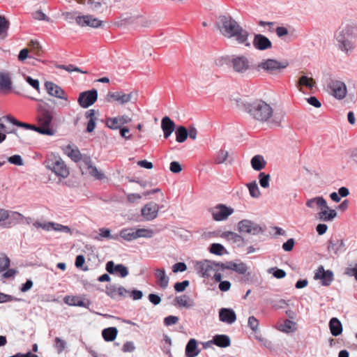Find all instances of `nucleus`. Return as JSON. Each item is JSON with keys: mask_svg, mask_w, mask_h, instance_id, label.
I'll return each mask as SVG.
<instances>
[{"mask_svg": "<svg viewBox=\"0 0 357 357\" xmlns=\"http://www.w3.org/2000/svg\"><path fill=\"white\" fill-rule=\"evenodd\" d=\"M220 33L227 38H234L238 44L250 47L249 33L230 15H220L215 22Z\"/></svg>", "mask_w": 357, "mask_h": 357, "instance_id": "nucleus-1", "label": "nucleus"}, {"mask_svg": "<svg viewBox=\"0 0 357 357\" xmlns=\"http://www.w3.org/2000/svg\"><path fill=\"white\" fill-rule=\"evenodd\" d=\"M334 39L339 50L346 54L352 52L356 46L357 26L350 24L340 26L334 33Z\"/></svg>", "mask_w": 357, "mask_h": 357, "instance_id": "nucleus-2", "label": "nucleus"}, {"mask_svg": "<svg viewBox=\"0 0 357 357\" xmlns=\"http://www.w3.org/2000/svg\"><path fill=\"white\" fill-rule=\"evenodd\" d=\"M38 126L32 125L31 130L36 131L41 135L53 136L56 132L53 125V119L55 112L53 109L47 108L45 106L39 105L38 107Z\"/></svg>", "mask_w": 357, "mask_h": 357, "instance_id": "nucleus-3", "label": "nucleus"}, {"mask_svg": "<svg viewBox=\"0 0 357 357\" xmlns=\"http://www.w3.org/2000/svg\"><path fill=\"white\" fill-rule=\"evenodd\" d=\"M245 111L255 120L265 122L273 115L271 106L261 100H256L244 105Z\"/></svg>", "mask_w": 357, "mask_h": 357, "instance_id": "nucleus-4", "label": "nucleus"}, {"mask_svg": "<svg viewBox=\"0 0 357 357\" xmlns=\"http://www.w3.org/2000/svg\"><path fill=\"white\" fill-rule=\"evenodd\" d=\"M289 66L286 60L279 61L275 59H266L261 60L256 65V70L263 71L267 74L277 75L281 73Z\"/></svg>", "mask_w": 357, "mask_h": 357, "instance_id": "nucleus-5", "label": "nucleus"}, {"mask_svg": "<svg viewBox=\"0 0 357 357\" xmlns=\"http://www.w3.org/2000/svg\"><path fill=\"white\" fill-rule=\"evenodd\" d=\"M46 167L54 172L57 176L67 178L70 171L64 161L57 156L49 158L45 162Z\"/></svg>", "mask_w": 357, "mask_h": 357, "instance_id": "nucleus-6", "label": "nucleus"}, {"mask_svg": "<svg viewBox=\"0 0 357 357\" xmlns=\"http://www.w3.org/2000/svg\"><path fill=\"white\" fill-rule=\"evenodd\" d=\"M231 67L241 76L248 75L252 70L249 59L245 55L234 56L231 60Z\"/></svg>", "mask_w": 357, "mask_h": 357, "instance_id": "nucleus-7", "label": "nucleus"}, {"mask_svg": "<svg viewBox=\"0 0 357 357\" xmlns=\"http://www.w3.org/2000/svg\"><path fill=\"white\" fill-rule=\"evenodd\" d=\"M327 91L330 95L337 100H343L347 94L346 84L335 78H329L327 80Z\"/></svg>", "mask_w": 357, "mask_h": 357, "instance_id": "nucleus-8", "label": "nucleus"}, {"mask_svg": "<svg viewBox=\"0 0 357 357\" xmlns=\"http://www.w3.org/2000/svg\"><path fill=\"white\" fill-rule=\"evenodd\" d=\"M195 268L199 275L203 278H209L213 272H218L222 270V263H218L210 260H204L197 262Z\"/></svg>", "mask_w": 357, "mask_h": 357, "instance_id": "nucleus-9", "label": "nucleus"}, {"mask_svg": "<svg viewBox=\"0 0 357 357\" xmlns=\"http://www.w3.org/2000/svg\"><path fill=\"white\" fill-rule=\"evenodd\" d=\"M237 227L241 234H248L250 235L264 234L266 230L265 226H261L257 222L248 219L238 222Z\"/></svg>", "mask_w": 357, "mask_h": 357, "instance_id": "nucleus-10", "label": "nucleus"}, {"mask_svg": "<svg viewBox=\"0 0 357 357\" xmlns=\"http://www.w3.org/2000/svg\"><path fill=\"white\" fill-rule=\"evenodd\" d=\"M213 219L215 221H224L234 213L231 207H228L225 204H218L209 209Z\"/></svg>", "mask_w": 357, "mask_h": 357, "instance_id": "nucleus-11", "label": "nucleus"}, {"mask_svg": "<svg viewBox=\"0 0 357 357\" xmlns=\"http://www.w3.org/2000/svg\"><path fill=\"white\" fill-rule=\"evenodd\" d=\"M76 23L82 27L89 26L98 29L102 26L103 21L94 17L93 15L87 14L78 15L76 19Z\"/></svg>", "mask_w": 357, "mask_h": 357, "instance_id": "nucleus-12", "label": "nucleus"}, {"mask_svg": "<svg viewBox=\"0 0 357 357\" xmlns=\"http://www.w3.org/2000/svg\"><path fill=\"white\" fill-rule=\"evenodd\" d=\"M98 91L96 89H91L82 92L79 95L77 102L82 108H87L97 100Z\"/></svg>", "mask_w": 357, "mask_h": 357, "instance_id": "nucleus-13", "label": "nucleus"}, {"mask_svg": "<svg viewBox=\"0 0 357 357\" xmlns=\"http://www.w3.org/2000/svg\"><path fill=\"white\" fill-rule=\"evenodd\" d=\"M33 226L37 229L42 228L45 231L54 230L66 234H70L71 232V229L69 227L53 222H40L38 221H36L33 223Z\"/></svg>", "mask_w": 357, "mask_h": 357, "instance_id": "nucleus-14", "label": "nucleus"}, {"mask_svg": "<svg viewBox=\"0 0 357 357\" xmlns=\"http://www.w3.org/2000/svg\"><path fill=\"white\" fill-rule=\"evenodd\" d=\"M252 45L259 51H266L273 47V43L270 39L261 33L254 35Z\"/></svg>", "mask_w": 357, "mask_h": 357, "instance_id": "nucleus-15", "label": "nucleus"}, {"mask_svg": "<svg viewBox=\"0 0 357 357\" xmlns=\"http://www.w3.org/2000/svg\"><path fill=\"white\" fill-rule=\"evenodd\" d=\"M106 294L112 299H119L126 298L129 294L128 290L121 286L116 284H108L106 286Z\"/></svg>", "mask_w": 357, "mask_h": 357, "instance_id": "nucleus-16", "label": "nucleus"}, {"mask_svg": "<svg viewBox=\"0 0 357 357\" xmlns=\"http://www.w3.org/2000/svg\"><path fill=\"white\" fill-rule=\"evenodd\" d=\"M134 96L132 92L125 93L123 91L109 92L107 95L108 101L114 100L121 105L126 104L130 102Z\"/></svg>", "mask_w": 357, "mask_h": 357, "instance_id": "nucleus-17", "label": "nucleus"}, {"mask_svg": "<svg viewBox=\"0 0 357 357\" xmlns=\"http://www.w3.org/2000/svg\"><path fill=\"white\" fill-rule=\"evenodd\" d=\"M132 119L127 115H122L116 117H109L106 119V126L112 130H117L121 128V126L129 123Z\"/></svg>", "mask_w": 357, "mask_h": 357, "instance_id": "nucleus-18", "label": "nucleus"}, {"mask_svg": "<svg viewBox=\"0 0 357 357\" xmlns=\"http://www.w3.org/2000/svg\"><path fill=\"white\" fill-rule=\"evenodd\" d=\"M45 86L47 93L50 96L64 100L66 101L68 100V98L66 96L65 91L59 85L52 82H46L45 83Z\"/></svg>", "mask_w": 357, "mask_h": 357, "instance_id": "nucleus-19", "label": "nucleus"}, {"mask_svg": "<svg viewBox=\"0 0 357 357\" xmlns=\"http://www.w3.org/2000/svg\"><path fill=\"white\" fill-rule=\"evenodd\" d=\"M159 210L158 204L151 202L142 208V215L146 220H153L157 217Z\"/></svg>", "mask_w": 357, "mask_h": 357, "instance_id": "nucleus-20", "label": "nucleus"}, {"mask_svg": "<svg viewBox=\"0 0 357 357\" xmlns=\"http://www.w3.org/2000/svg\"><path fill=\"white\" fill-rule=\"evenodd\" d=\"M66 304L70 306L84 307L89 309L91 301L88 299L77 296H66L63 298Z\"/></svg>", "mask_w": 357, "mask_h": 357, "instance_id": "nucleus-21", "label": "nucleus"}, {"mask_svg": "<svg viewBox=\"0 0 357 357\" xmlns=\"http://www.w3.org/2000/svg\"><path fill=\"white\" fill-rule=\"evenodd\" d=\"M314 278L321 280L324 286H328L333 280V273L331 271H325L322 266H319L315 273Z\"/></svg>", "mask_w": 357, "mask_h": 357, "instance_id": "nucleus-22", "label": "nucleus"}, {"mask_svg": "<svg viewBox=\"0 0 357 357\" xmlns=\"http://www.w3.org/2000/svg\"><path fill=\"white\" fill-rule=\"evenodd\" d=\"M219 319L222 322L232 324L236 320V315L231 308H221L219 311Z\"/></svg>", "mask_w": 357, "mask_h": 357, "instance_id": "nucleus-23", "label": "nucleus"}, {"mask_svg": "<svg viewBox=\"0 0 357 357\" xmlns=\"http://www.w3.org/2000/svg\"><path fill=\"white\" fill-rule=\"evenodd\" d=\"M86 7L89 11L96 14L102 13L107 9L106 3L99 0H87Z\"/></svg>", "mask_w": 357, "mask_h": 357, "instance_id": "nucleus-24", "label": "nucleus"}, {"mask_svg": "<svg viewBox=\"0 0 357 357\" xmlns=\"http://www.w3.org/2000/svg\"><path fill=\"white\" fill-rule=\"evenodd\" d=\"M328 250L338 255L339 252L344 251V243L342 239L331 238L328 242Z\"/></svg>", "mask_w": 357, "mask_h": 357, "instance_id": "nucleus-25", "label": "nucleus"}, {"mask_svg": "<svg viewBox=\"0 0 357 357\" xmlns=\"http://www.w3.org/2000/svg\"><path fill=\"white\" fill-rule=\"evenodd\" d=\"M155 276L157 284L162 289H165L169 284V278L166 275L164 268H155Z\"/></svg>", "mask_w": 357, "mask_h": 357, "instance_id": "nucleus-26", "label": "nucleus"}, {"mask_svg": "<svg viewBox=\"0 0 357 357\" xmlns=\"http://www.w3.org/2000/svg\"><path fill=\"white\" fill-rule=\"evenodd\" d=\"M225 269L234 271L238 274H245L248 268L243 262L237 264L233 261H228L225 264L222 263V270Z\"/></svg>", "mask_w": 357, "mask_h": 357, "instance_id": "nucleus-27", "label": "nucleus"}, {"mask_svg": "<svg viewBox=\"0 0 357 357\" xmlns=\"http://www.w3.org/2000/svg\"><path fill=\"white\" fill-rule=\"evenodd\" d=\"M161 128L164 132V137L167 139L174 130L175 123L169 116H165L161 121Z\"/></svg>", "mask_w": 357, "mask_h": 357, "instance_id": "nucleus-28", "label": "nucleus"}, {"mask_svg": "<svg viewBox=\"0 0 357 357\" xmlns=\"http://www.w3.org/2000/svg\"><path fill=\"white\" fill-rule=\"evenodd\" d=\"M337 216V212L334 209L322 208L320 212L317 213V218L324 222L332 221Z\"/></svg>", "mask_w": 357, "mask_h": 357, "instance_id": "nucleus-29", "label": "nucleus"}, {"mask_svg": "<svg viewBox=\"0 0 357 357\" xmlns=\"http://www.w3.org/2000/svg\"><path fill=\"white\" fill-rule=\"evenodd\" d=\"M200 350L197 348L195 339H190L185 347V355L187 357H196L199 354Z\"/></svg>", "mask_w": 357, "mask_h": 357, "instance_id": "nucleus-30", "label": "nucleus"}, {"mask_svg": "<svg viewBox=\"0 0 357 357\" xmlns=\"http://www.w3.org/2000/svg\"><path fill=\"white\" fill-rule=\"evenodd\" d=\"M306 206L309 208H313L315 206L321 208L328 209V206L326 199L322 197H317L310 199L306 202Z\"/></svg>", "mask_w": 357, "mask_h": 357, "instance_id": "nucleus-31", "label": "nucleus"}, {"mask_svg": "<svg viewBox=\"0 0 357 357\" xmlns=\"http://www.w3.org/2000/svg\"><path fill=\"white\" fill-rule=\"evenodd\" d=\"M212 340L213 344L219 347H227L231 344L230 338L227 335H216L213 336Z\"/></svg>", "mask_w": 357, "mask_h": 357, "instance_id": "nucleus-32", "label": "nucleus"}, {"mask_svg": "<svg viewBox=\"0 0 357 357\" xmlns=\"http://www.w3.org/2000/svg\"><path fill=\"white\" fill-rule=\"evenodd\" d=\"M221 237L227 239V241H231L232 243H237L238 245H242L244 241L243 238L241 235L233 231L223 232Z\"/></svg>", "mask_w": 357, "mask_h": 357, "instance_id": "nucleus-33", "label": "nucleus"}, {"mask_svg": "<svg viewBox=\"0 0 357 357\" xmlns=\"http://www.w3.org/2000/svg\"><path fill=\"white\" fill-rule=\"evenodd\" d=\"M329 327L333 335L337 336L342 332V326L338 319L333 317L330 320Z\"/></svg>", "mask_w": 357, "mask_h": 357, "instance_id": "nucleus-34", "label": "nucleus"}, {"mask_svg": "<svg viewBox=\"0 0 357 357\" xmlns=\"http://www.w3.org/2000/svg\"><path fill=\"white\" fill-rule=\"evenodd\" d=\"M266 161L261 155H256L251 159L252 167L256 171L263 169L266 166Z\"/></svg>", "mask_w": 357, "mask_h": 357, "instance_id": "nucleus-35", "label": "nucleus"}, {"mask_svg": "<svg viewBox=\"0 0 357 357\" xmlns=\"http://www.w3.org/2000/svg\"><path fill=\"white\" fill-rule=\"evenodd\" d=\"M174 301L180 307L190 308L194 306V301L187 295L176 296Z\"/></svg>", "mask_w": 357, "mask_h": 357, "instance_id": "nucleus-36", "label": "nucleus"}, {"mask_svg": "<svg viewBox=\"0 0 357 357\" xmlns=\"http://www.w3.org/2000/svg\"><path fill=\"white\" fill-rule=\"evenodd\" d=\"M11 79L8 73H0V89L10 90L11 89Z\"/></svg>", "mask_w": 357, "mask_h": 357, "instance_id": "nucleus-37", "label": "nucleus"}, {"mask_svg": "<svg viewBox=\"0 0 357 357\" xmlns=\"http://www.w3.org/2000/svg\"><path fill=\"white\" fill-rule=\"evenodd\" d=\"M120 236L127 241H132L137 239L135 228L123 229L120 232Z\"/></svg>", "mask_w": 357, "mask_h": 357, "instance_id": "nucleus-38", "label": "nucleus"}, {"mask_svg": "<svg viewBox=\"0 0 357 357\" xmlns=\"http://www.w3.org/2000/svg\"><path fill=\"white\" fill-rule=\"evenodd\" d=\"M66 153L75 162H78L82 160V154L77 148L74 149L70 146H68L66 149Z\"/></svg>", "mask_w": 357, "mask_h": 357, "instance_id": "nucleus-39", "label": "nucleus"}, {"mask_svg": "<svg viewBox=\"0 0 357 357\" xmlns=\"http://www.w3.org/2000/svg\"><path fill=\"white\" fill-rule=\"evenodd\" d=\"M117 329L114 327L105 328L102 331V335L105 341H113L117 335Z\"/></svg>", "mask_w": 357, "mask_h": 357, "instance_id": "nucleus-40", "label": "nucleus"}, {"mask_svg": "<svg viewBox=\"0 0 357 357\" xmlns=\"http://www.w3.org/2000/svg\"><path fill=\"white\" fill-rule=\"evenodd\" d=\"M188 137V130L183 126H178L176 130V139L178 142H185Z\"/></svg>", "mask_w": 357, "mask_h": 357, "instance_id": "nucleus-41", "label": "nucleus"}, {"mask_svg": "<svg viewBox=\"0 0 357 357\" xmlns=\"http://www.w3.org/2000/svg\"><path fill=\"white\" fill-rule=\"evenodd\" d=\"M3 119L13 123L15 126H18V127L24 128L26 129H30V130H31V128H32V125L20 122L11 115H7L6 116H3Z\"/></svg>", "mask_w": 357, "mask_h": 357, "instance_id": "nucleus-42", "label": "nucleus"}, {"mask_svg": "<svg viewBox=\"0 0 357 357\" xmlns=\"http://www.w3.org/2000/svg\"><path fill=\"white\" fill-rule=\"evenodd\" d=\"M316 82L312 77H308L307 76L303 75L298 79V84L301 86H306L307 88L312 89Z\"/></svg>", "mask_w": 357, "mask_h": 357, "instance_id": "nucleus-43", "label": "nucleus"}, {"mask_svg": "<svg viewBox=\"0 0 357 357\" xmlns=\"http://www.w3.org/2000/svg\"><path fill=\"white\" fill-rule=\"evenodd\" d=\"M136 238H151L153 235V231L148 229H135Z\"/></svg>", "mask_w": 357, "mask_h": 357, "instance_id": "nucleus-44", "label": "nucleus"}, {"mask_svg": "<svg viewBox=\"0 0 357 357\" xmlns=\"http://www.w3.org/2000/svg\"><path fill=\"white\" fill-rule=\"evenodd\" d=\"M56 68H59V69L65 70H66L68 73L77 72V73H83V74H86L87 73V71H84V70H81L80 68H79L78 67L75 66L74 65H72V64H69V65H57Z\"/></svg>", "mask_w": 357, "mask_h": 357, "instance_id": "nucleus-45", "label": "nucleus"}, {"mask_svg": "<svg viewBox=\"0 0 357 357\" xmlns=\"http://www.w3.org/2000/svg\"><path fill=\"white\" fill-rule=\"evenodd\" d=\"M248 188L249 189L250 194L251 197L254 198H257L260 196V190L259 187L255 181L250 183L248 184Z\"/></svg>", "mask_w": 357, "mask_h": 357, "instance_id": "nucleus-46", "label": "nucleus"}, {"mask_svg": "<svg viewBox=\"0 0 357 357\" xmlns=\"http://www.w3.org/2000/svg\"><path fill=\"white\" fill-rule=\"evenodd\" d=\"M29 46L31 48V52H33L34 55L40 56L42 54V47L38 41L31 40Z\"/></svg>", "mask_w": 357, "mask_h": 357, "instance_id": "nucleus-47", "label": "nucleus"}, {"mask_svg": "<svg viewBox=\"0 0 357 357\" xmlns=\"http://www.w3.org/2000/svg\"><path fill=\"white\" fill-rule=\"evenodd\" d=\"M259 180L260 185L264 188L269 187L270 175L266 174L264 172H261L259 174Z\"/></svg>", "mask_w": 357, "mask_h": 357, "instance_id": "nucleus-48", "label": "nucleus"}, {"mask_svg": "<svg viewBox=\"0 0 357 357\" xmlns=\"http://www.w3.org/2000/svg\"><path fill=\"white\" fill-rule=\"evenodd\" d=\"M88 172L91 176H93L98 180H102L105 178L104 174L99 172L97 167L94 165L90 166V168L88 169Z\"/></svg>", "mask_w": 357, "mask_h": 357, "instance_id": "nucleus-49", "label": "nucleus"}, {"mask_svg": "<svg viewBox=\"0 0 357 357\" xmlns=\"http://www.w3.org/2000/svg\"><path fill=\"white\" fill-rule=\"evenodd\" d=\"M225 251L223 245L220 243H213L210 248V252L217 255H222Z\"/></svg>", "mask_w": 357, "mask_h": 357, "instance_id": "nucleus-50", "label": "nucleus"}, {"mask_svg": "<svg viewBox=\"0 0 357 357\" xmlns=\"http://www.w3.org/2000/svg\"><path fill=\"white\" fill-rule=\"evenodd\" d=\"M229 156V153L227 151L220 150L215 157V162L217 164H222L225 162Z\"/></svg>", "mask_w": 357, "mask_h": 357, "instance_id": "nucleus-51", "label": "nucleus"}, {"mask_svg": "<svg viewBox=\"0 0 357 357\" xmlns=\"http://www.w3.org/2000/svg\"><path fill=\"white\" fill-rule=\"evenodd\" d=\"M295 324V323L292 321H290L289 319H286L284 321V324H281L278 329L282 332H284V333H289V331H291V328H292V326Z\"/></svg>", "mask_w": 357, "mask_h": 357, "instance_id": "nucleus-52", "label": "nucleus"}, {"mask_svg": "<svg viewBox=\"0 0 357 357\" xmlns=\"http://www.w3.org/2000/svg\"><path fill=\"white\" fill-rule=\"evenodd\" d=\"M9 27V22L4 16L0 15V35L6 33Z\"/></svg>", "mask_w": 357, "mask_h": 357, "instance_id": "nucleus-53", "label": "nucleus"}, {"mask_svg": "<svg viewBox=\"0 0 357 357\" xmlns=\"http://www.w3.org/2000/svg\"><path fill=\"white\" fill-rule=\"evenodd\" d=\"M119 273L121 278H125L128 275L127 268L123 264H117L114 268V273Z\"/></svg>", "mask_w": 357, "mask_h": 357, "instance_id": "nucleus-54", "label": "nucleus"}, {"mask_svg": "<svg viewBox=\"0 0 357 357\" xmlns=\"http://www.w3.org/2000/svg\"><path fill=\"white\" fill-rule=\"evenodd\" d=\"M248 324L252 331H257L258 330L259 321L254 316H251L248 318Z\"/></svg>", "mask_w": 357, "mask_h": 357, "instance_id": "nucleus-55", "label": "nucleus"}, {"mask_svg": "<svg viewBox=\"0 0 357 357\" xmlns=\"http://www.w3.org/2000/svg\"><path fill=\"white\" fill-rule=\"evenodd\" d=\"M8 161L13 165L22 166L24 165L23 160L20 155H14L8 158Z\"/></svg>", "mask_w": 357, "mask_h": 357, "instance_id": "nucleus-56", "label": "nucleus"}, {"mask_svg": "<svg viewBox=\"0 0 357 357\" xmlns=\"http://www.w3.org/2000/svg\"><path fill=\"white\" fill-rule=\"evenodd\" d=\"M66 342L60 337L55 338V347L59 354H61L66 348Z\"/></svg>", "mask_w": 357, "mask_h": 357, "instance_id": "nucleus-57", "label": "nucleus"}, {"mask_svg": "<svg viewBox=\"0 0 357 357\" xmlns=\"http://www.w3.org/2000/svg\"><path fill=\"white\" fill-rule=\"evenodd\" d=\"M13 301H22V299L0 292V303H6Z\"/></svg>", "mask_w": 357, "mask_h": 357, "instance_id": "nucleus-58", "label": "nucleus"}, {"mask_svg": "<svg viewBox=\"0 0 357 357\" xmlns=\"http://www.w3.org/2000/svg\"><path fill=\"white\" fill-rule=\"evenodd\" d=\"M344 274L349 277H354L357 281V264H355L354 267L348 266L346 268Z\"/></svg>", "mask_w": 357, "mask_h": 357, "instance_id": "nucleus-59", "label": "nucleus"}, {"mask_svg": "<svg viewBox=\"0 0 357 357\" xmlns=\"http://www.w3.org/2000/svg\"><path fill=\"white\" fill-rule=\"evenodd\" d=\"M179 319L176 316L170 315L164 319V324L166 326L174 325L178 323Z\"/></svg>", "mask_w": 357, "mask_h": 357, "instance_id": "nucleus-60", "label": "nucleus"}, {"mask_svg": "<svg viewBox=\"0 0 357 357\" xmlns=\"http://www.w3.org/2000/svg\"><path fill=\"white\" fill-rule=\"evenodd\" d=\"M190 284V282L188 280H184L181 282H176L175 284H174V289L177 291V292H182L183 291L185 288L187 287H188Z\"/></svg>", "mask_w": 357, "mask_h": 357, "instance_id": "nucleus-61", "label": "nucleus"}, {"mask_svg": "<svg viewBox=\"0 0 357 357\" xmlns=\"http://www.w3.org/2000/svg\"><path fill=\"white\" fill-rule=\"evenodd\" d=\"M186 269H187V266L183 262L176 263L172 266V271L174 273L183 272V271H186Z\"/></svg>", "mask_w": 357, "mask_h": 357, "instance_id": "nucleus-62", "label": "nucleus"}, {"mask_svg": "<svg viewBox=\"0 0 357 357\" xmlns=\"http://www.w3.org/2000/svg\"><path fill=\"white\" fill-rule=\"evenodd\" d=\"M10 266V259L8 257L4 256L0 258V271H4Z\"/></svg>", "mask_w": 357, "mask_h": 357, "instance_id": "nucleus-63", "label": "nucleus"}, {"mask_svg": "<svg viewBox=\"0 0 357 357\" xmlns=\"http://www.w3.org/2000/svg\"><path fill=\"white\" fill-rule=\"evenodd\" d=\"M33 17L34 19L38 20H44L49 22L50 18L41 10H37L33 13Z\"/></svg>", "mask_w": 357, "mask_h": 357, "instance_id": "nucleus-64", "label": "nucleus"}]
</instances>
